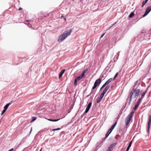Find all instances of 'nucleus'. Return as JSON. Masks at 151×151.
<instances>
[{
  "label": "nucleus",
  "instance_id": "48",
  "mask_svg": "<svg viewBox=\"0 0 151 151\" xmlns=\"http://www.w3.org/2000/svg\"><path fill=\"white\" fill-rule=\"evenodd\" d=\"M137 96V95L136 96H135V95H134V98H136Z\"/></svg>",
  "mask_w": 151,
  "mask_h": 151
},
{
  "label": "nucleus",
  "instance_id": "44",
  "mask_svg": "<svg viewBox=\"0 0 151 151\" xmlns=\"http://www.w3.org/2000/svg\"><path fill=\"white\" fill-rule=\"evenodd\" d=\"M144 5H144L143 4H142V6H141V7H142V8L143 7Z\"/></svg>",
  "mask_w": 151,
  "mask_h": 151
},
{
  "label": "nucleus",
  "instance_id": "24",
  "mask_svg": "<svg viewBox=\"0 0 151 151\" xmlns=\"http://www.w3.org/2000/svg\"><path fill=\"white\" fill-rule=\"evenodd\" d=\"M110 134H111V133H109V132H107L105 134V137H106V138H107Z\"/></svg>",
  "mask_w": 151,
  "mask_h": 151
},
{
  "label": "nucleus",
  "instance_id": "40",
  "mask_svg": "<svg viewBox=\"0 0 151 151\" xmlns=\"http://www.w3.org/2000/svg\"><path fill=\"white\" fill-rule=\"evenodd\" d=\"M106 138H106V137H104V138H102V139L103 140V141H104L106 139Z\"/></svg>",
  "mask_w": 151,
  "mask_h": 151
},
{
  "label": "nucleus",
  "instance_id": "23",
  "mask_svg": "<svg viewBox=\"0 0 151 151\" xmlns=\"http://www.w3.org/2000/svg\"><path fill=\"white\" fill-rule=\"evenodd\" d=\"M99 143V145H100L99 146H97V145H96V147H98V148L96 149V150L95 149V151H96V150H97L101 146L103 145V144L101 142H100Z\"/></svg>",
  "mask_w": 151,
  "mask_h": 151
},
{
  "label": "nucleus",
  "instance_id": "6",
  "mask_svg": "<svg viewBox=\"0 0 151 151\" xmlns=\"http://www.w3.org/2000/svg\"><path fill=\"white\" fill-rule=\"evenodd\" d=\"M101 79L99 78L95 81V88L99 86L101 82Z\"/></svg>",
  "mask_w": 151,
  "mask_h": 151
},
{
  "label": "nucleus",
  "instance_id": "37",
  "mask_svg": "<svg viewBox=\"0 0 151 151\" xmlns=\"http://www.w3.org/2000/svg\"><path fill=\"white\" fill-rule=\"evenodd\" d=\"M108 68H106L104 71H105V72H106L108 71Z\"/></svg>",
  "mask_w": 151,
  "mask_h": 151
},
{
  "label": "nucleus",
  "instance_id": "3",
  "mask_svg": "<svg viewBox=\"0 0 151 151\" xmlns=\"http://www.w3.org/2000/svg\"><path fill=\"white\" fill-rule=\"evenodd\" d=\"M134 112L133 111H132L127 116L125 119V125L127 126L129 123L131 119L132 118L133 114Z\"/></svg>",
  "mask_w": 151,
  "mask_h": 151
},
{
  "label": "nucleus",
  "instance_id": "39",
  "mask_svg": "<svg viewBox=\"0 0 151 151\" xmlns=\"http://www.w3.org/2000/svg\"><path fill=\"white\" fill-rule=\"evenodd\" d=\"M47 120L49 121H51V122H53V119H47Z\"/></svg>",
  "mask_w": 151,
  "mask_h": 151
},
{
  "label": "nucleus",
  "instance_id": "9",
  "mask_svg": "<svg viewBox=\"0 0 151 151\" xmlns=\"http://www.w3.org/2000/svg\"><path fill=\"white\" fill-rule=\"evenodd\" d=\"M85 73V70L84 71H83L82 73H81V74L79 76H78L76 78V79L77 80V81H78L81 79L84 76V74Z\"/></svg>",
  "mask_w": 151,
  "mask_h": 151
},
{
  "label": "nucleus",
  "instance_id": "13",
  "mask_svg": "<svg viewBox=\"0 0 151 151\" xmlns=\"http://www.w3.org/2000/svg\"><path fill=\"white\" fill-rule=\"evenodd\" d=\"M104 96L103 95H102L101 94L99 96V98L97 100V103H100Z\"/></svg>",
  "mask_w": 151,
  "mask_h": 151
},
{
  "label": "nucleus",
  "instance_id": "36",
  "mask_svg": "<svg viewBox=\"0 0 151 151\" xmlns=\"http://www.w3.org/2000/svg\"><path fill=\"white\" fill-rule=\"evenodd\" d=\"M60 119H53V122H57L58 121V120H60Z\"/></svg>",
  "mask_w": 151,
  "mask_h": 151
},
{
  "label": "nucleus",
  "instance_id": "7",
  "mask_svg": "<svg viewBox=\"0 0 151 151\" xmlns=\"http://www.w3.org/2000/svg\"><path fill=\"white\" fill-rule=\"evenodd\" d=\"M146 93V91H144L142 93V94H141V97L139 99H138V101H137V103H139V104H140L142 100V99L143 98H144V97L145 96Z\"/></svg>",
  "mask_w": 151,
  "mask_h": 151
},
{
  "label": "nucleus",
  "instance_id": "20",
  "mask_svg": "<svg viewBox=\"0 0 151 151\" xmlns=\"http://www.w3.org/2000/svg\"><path fill=\"white\" fill-rule=\"evenodd\" d=\"M150 124H147V132L148 133H149L150 132Z\"/></svg>",
  "mask_w": 151,
  "mask_h": 151
},
{
  "label": "nucleus",
  "instance_id": "29",
  "mask_svg": "<svg viewBox=\"0 0 151 151\" xmlns=\"http://www.w3.org/2000/svg\"><path fill=\"white\" fill-rule=\"evenodd\" d=\"M122 108L121 109V111H120L119 113V114L118 116H119L120 115H121L122 114Z\"/></svg>",
  "mask_w": 151,
  "mask_h": 151
},
{
  "label": "nucleus",
  "instance_id": "52",
  "mask_svg": "<svg viewBox=\"0 0 151 151\" xmlns=\"http://www.w3.org/2000/svg\"><path fill=\"white\" fill-rule=\"evenodd\" d=\"M115 139H117V137H115Z\"/></svg>",
  "mask_w": 151,
  "mask_h": 151
},
{
  "label": "nucleus",
  "instance_id": "19",
  "mask_svg": "<svg viewBox=\"0 0 151 151\" xmlns=\"http://www.w3.org/2000/svg\"><path fill=\"white\" fill-rule=\"evenodd\" d=\"M116 144V143H113L111 144L109 146V147H111V148L113 149V147H115Z\"/></svg>",
  "mask_w": 151,
  "mask_h": 151
},
{
  "label": "nucleus",
  "instance_id": "12",
  "mask_svg": "<svg viewBox=\"0 0 151 151\" xmlns=\"http://www.w3.org/2000/svg\"><path fill=\"white\" fill-rule=\"evenodd\" d=\"M118 74H119V73L117 72L113 78H110L109 79H108V80H110V82H111L112 81H113L115 79V78H116L117 76H118Z\"/></svg>",
  "mask_w": 151,
  "mask_h": 151
},
{
  "label": "nucleus",
  "instance_id": "2",
  "mask_svg": "<svg viewBox=\"0 0 151 151\" xmlns=\"http://www.w3.org/2000/svg\"><path fill=\"white\" fill-rule=\"evenodd\" d=\"M72 31V29H70L65 31V33H63L62 35H60L58 40V41L59 42H60L63 41L68 36L70 35Z\"/></svg>",
  "mask_w": 151,
  "mask_h": 151
},
{
  "label": "nucleus",
  "instance_id": "54",
  "mask_svg": "<svg viewBox=\"0 0 151 151\" xmlns=\"http://www.w3.org/2000/svg\"><path fill=\"white\" fill-rule=\"evenodd\" d=\"M147 0V1H148L149 0Z\"/></svg>",
  "mask_w": 151,
  "mask_h": 151
},
{
  "label": "nucleus",
  "instance_id": "47",
  "mask_svg": "<svg viewBox=\"0 0 151 151\" xmlns=\"http://www.w3.org/2000/svg\"><path fill=\"white\" fill-rule=\"evenodd\" d=\"M150 32L151 33V28L150 29Z\"/></svg>",
  "mask_w": 151,
  "mask_h": 151
},
{
  "label": "nucleus",
  "instance_id": "5",
  "mask_svg": "<svg viewBox=\"0 0 151 151\" xmlns=\"http://www.w3.org/2000/svg\"><path fill=\"white\" fill-rule=\"evenodd\" d=\"M151 11V6H147L146 8L145 11L142 16V17H144L147 16Z\"/></svg>",
  "mask_w": 151,
  "mask_h": 151
},
{
  "label": "nucleus",
  "instance_id": "53",
  "mask_svg": "<svg viewBox=\"0 0 151 151\" xmlns=\"http://www.w3.org/2000/svg\"><path fill=\"white\" fill-rule=\"evenodd\" d=\"M128 98L127 99H126V100H127V101H128Z\"/></svg>",
  "mask_w": 151,
  "mask_h": 151
},
{
  "label": "nucleus",
  "instance_id": "17",
  "mask_svg": "<svg viewBox=\"0 0 151 151\" xmlns=\"http://www.w3.org/2000/svg\"><path fill=\"white\" fill-rule=\"evenodd\" d=\"M65 69H64L63 70H62L60 73L59 75V78H60L62 76L63 74L64 73L65 71Z\"/></svg>",
  "mask_w": 151,
  "mask_h": 151
},
{
  "label": "nucleus",
  "instance_id": "45",
  "mask_svg": "<svg viewBox=\"0 0 151 151\" xmlns=\"http://www.w3.org/2000/svg\"><path fill=\"white\" fill-rule=\"evenodd\" d=\"M22 9L21 8H20L19 9V10H20Z\"/></svg>",
  "mask_w": 151,
  "mask_h": 151
},
{
  "label": "nucleus",
  "instance_id": "50",
  "mask_svg": "<svg viewBox=\"0 0 151 151\" xmlns=\"http://www.w3.org/2000/svg\"><path fill=\"white\" fill-rule=\"evenodd\" d=\"M111 70H110L109 71V72H111Z\"/></svg>",
  "mask_w": 151,
  "mask_h": 151
},
{
  "label": "nucleus",
  "instance_id": "30",
  "mask_svg": "<svg viewBox=\"0 0 151 151\" xmlns=\"http://www.w3.org/2000/svg\"><path fill=\"white\" fill-rule=\"evenodd\" d=\"M77 80L76 78L74 80V85L75 86H76L77 84Z\"/></svg>",
  "mask_w": 151,
  "mask_h": 151
},
{
  "label": "nucleus",
  "instance_id": "46",
  "mask_svg": "<svg viewBox=\"0 0 151 151\" xmlns=\"http://www.w3.org/2000/svg\"><path fill=\"white\" fill-rule=\"evenodd\" d=\"M94 88H95V87H94V85L92 87V89H94Z\"/></svg>",
  "mask_w": 151,
  "mask_h": 151
},
{
  "label": "nucleus",
  "instance_id": "38",
  "mask_svg": "<svg viewBox=\"0 0 151 151\" xmlns=\"http://www.w3.org/2000/svg\"><path fill=\"white\" fill-rule=\"evenodd\" d=\"M116 24V23H115L114 24H113L111 26H110V27H109V29H110V28H111L112 27H113V26H114V25Z\"/></svg>",
  "mask_w": 151,
  "mask_h": 151
},
{
  "label": "nucleus",
  "instance_id": "22",
  "mask_svg": "<svg viewBox=\"0 0 151 151\" xmlns=\"http://www.w3.org/2000/svg\"><path fill=\"white\" fill-rule=\"evenodd\" d=\"M151 115L149 116V119L148 121L147 124H151Z\"/></svg>",
  "mask_w": 151,
  "mask_h": 151
},
{
  "label": "nucleus",
  "instance_id": "1",
  "mask_svg": "<svg viewBox=\"0 0 151 151\" xmlns=\"http://www.w3.org/2000/svg\"><path fill=\"white\" fill-rule=\"evenodd\" d=\"M139 85V83L138 84V85L136 88H135V85H134L133 86V88L132 89L131 91L130 92V97L129 100V102H128L127 106L126 109L125 110V111L126 110V109L128 108V106H129L130 105V104L131 103L132 101V97L134 94V95H135V96L137 95V96H138L139 94V93L140 92V90L139 89H136L138 86Z\"/></svg>",
  "mask_w": 151,
  "mask_h": 151
},
{
  "label": "nucleus",
  "instance_id": "31",
  "mask_svg": "<svg viewBox=\"0 0 151 151\" xmlns=\"http://www.w3.org/2000/svg\"><path fill=\"white\" fill-rule=\"evenodd\" d=\"M61 128H58L57 129H52V131H57V130H59Z\"/></svg>",
  "mask_w": 151,
  "mask_h": 151
},
{
  "label": "nucleus",
  "instance_id": "8",
  "mask_svg": "<svg viewBox=\"0 0 151 151\" xmlns=\"http://www.w3.org/2000/svg\"><path fill=\"white\" fill-rule=\"evenodd\" d=\"M110 80H108L104 83V84L101 87L99 91H101L106 86L108 85L110 82Z\"/></svg>",
  "mask_w": 151,
  "mask_h": 151
},
{
  "label": "nucleus",
  "instance_id": "42",
  "mask_svg": "<svg viewBox=\"0 0 151 151\" xmlns=\"http://www.w3.org/2000/svg\"><path fill=\"white\" fill-rule=\"evenodd\" d=\"M13 150V148H12L8 151H12Z\"/></svg>",
  "mask_w": 151,
  "mask_h": 151
},
{
  "label": "nucleus",
  "instance_id": "51",
  "mask_svg": "<svg viewBox=\"0 0 151 151\" xmlns=\"http://www.w3.org/2000/svg\"><path fill=\"white\" fill-rule=\"evenodd\" d=\"M42 150V148H41V149L39 151H41Z\"/></svg>",
  "mask_w": 151,
  "mask_h": 151
},
{
  "label": "nucleus",
  "instance_id": "49",
  "mask_svg": "<svg viewBox=\"0 0 151 151\" xmlns=\"http://www.w3.org/2000/svg\"><path fill=\"white\" fill-rule=\"evenodd\" d=\"M97 28L98 29V27H95V30H96V28Z\"/></svg>",
  "mask_w": 151,
  "mask_h": 151
},
{
  "label": "nucleus",
  "instance_id": "14",
  "mask_svg": "<svg viewBox=\"0 0 151 151\" xmlns=\"http://www.w3.org/2000/svg\"><path fill=\"white\" fill-rule=\"evenodd\" d=\"M133 142V141L131 140L129 143V145L127 147L125 151H129L130 148L131 147L132 143Z\"/></svg>",
  "mask_w": 151,
  "mask_h": 151
},
{
  "label": "nucleus",
  "instance_id": "11",
  "mask_svg": "<svg viewBox=\"0 0 151 151\" xmlns=\"http://www.w3.org/2000/svg\"><path fill=\"white\" fill-rule=\"evenodd\" d=\"M91 104H92V103L91 102V103H89L88 105L86 108V109L85 110V113H87L88 112L89 110V109L91 107Z\"/></svg>",
  "mask_w": 151,
  "mask_h": 151
},
{
  "label": "nucleus",
  "instance_id": "27",
  "mask_svg": "<svg viewBox=\"0 0 151 151\" xmlns=\"http://www.w3.org/2000/svg\"><path fill=\"white\" fill-rule=\"evenodd\" d=\"M117 121H116L112 125V127H114V128L116 126V125L117 123Z\"/></svg>",
  "mask_w": 151,
  "mask_h": 151
},
{
  "label": "nucleus",
  "instance_id": "26",
  "mask_svg": "<svg viewBox=\"0 0 151 151\" xmlns=\"http://www.w3.org/2000/svg\"><path fill=\"white\" fill-rule=\"evenodd\" d=\"M113 150V149L109 146L107 149L106 151H112Z\"/></svg>",
  "mask_w": 151,
  "mask_h": 151
},
{
  "label": "nucleus",
  "instance_id": "43",
  "mask_svg": "<svg viewBox=\"0 0 151 151\" xmlns=\"http://www.w3.org/2000/svg\"><path fill=\"white\" fill-rule=\"evenodd\" d=\"M138 81H136V82H135V85H135L136 86V84L138 82Z\"/></svg>",
  "mask_w": 151,
  "mask_h": 151
},
{
  "label": "nucleus",
  "instance_id": "25",
  "mask_svg": "<svg viewBox=\"0 0 151 151\" xmlns=\"http://www.w3.org/2000/svg\"><path fill=\"white\" fill-rule=\"evenodd\" d=\"M32 120L31 121V122L35 120L36 119L37 117L35 116H32Z\"/></svg>",
  "mask_w": 151,
  "mask_h": 151
},
{
  "label": "nucleus",
  "instance_id": "32",
  "mask_svg": "<svg viewBox=\"0 0 151 151\" xmlns=\"http://www.w3.org/2000/svg\"><path fill=\"white\" fill-rule=\"evenodd\" d=\"M106 34V32H105L103 33L102 35L101 36V37L99 38V39L100 40L101 38L103 37L104 36V35Z\"/></svg>",
  "mask_w": 151,
  "mask_h": 151
},
{
  "label": "nucleus",
  "instance_id": "16",
  "mask_svg": "<svg viewBox=\"0 0 151 151\" xmlns=\"http://www.w3.org/2000/svg\"><path fill=\"white\" fill-rule=\"evenodd\" d=\"M12 104L11 103H9L7 104H6L4 107V109L6 110L8 109V107L9 106V105H11Z\"/></svg>",
  "mask_w": 151,
  "mask_h": 151
},
{
  "label": "nucleus",
  "instance_id": "15",
  "mask_svg": "<svg viewBox=\"0 0 151 151\" xmlns=\"http://www.w3.org/2000/svg\"><path fill=\"white\" fill-rule=\"evenodd\" d=\"M139 104H140L139 103L137 102V104L135 105L134 107L133 108L132 111L136 110L137 109L138 107Z\"/></svg>",
  "mask_w": 151,
  "mask_h": 151
},
{
  "label": "nucleus",
  "instance_id": "33",
  "mask_svg": "<svg viewBox=\"0 0 151 151\" xmlns=\"http://www.w3.org/2000/svg\"><path fill=\"white\" fill-rule=\"evenodd\" d=\"M6 111V110H4V109L2 111V113H1V115H2Z\"/></svg>",
  "mask_w": 151,
  "mask_h": 151
},
{
  "label": "nucleus",
  "instance_id": "35",
  "mask_svg": "<svg viewBox=\"0 0 151 151\" xmlns=\"http://www.w3.org/2000/svg\"><path fill=\"white\" fill-rule=\"evenodd\" d=\"M127 103H126L125 104V105H124L123 106L122 108V110H123V109H124V108H125V107H126V105H127Z\"/></svg>",
  "mask_w": 151,
  "mask_h": 151
},
{
  "label": "nucleus",
  "instance_id": "41",
  "mask_svg": "<svg viewBox=\"0 0 151 151\" xmlns=\"http://www.w3.org/2000/svg\"><path fill=\"white\" fill-rule=\"evenodd\" d=\"M32 131V127H31V130L29 134H31Z\"/></svg>",
  "mask_w": 151,
  "mask_h": 151
},
{
  "label": "nucleus",
  "instance_id": "21",
  "mask_svg": "<svg viewBox=\"0 0 151 151\" xmlns=\"http://www.w3.org/2000/svg\"><path fill=\"white\" fill-rule=\"evenodd\" d=\"M114 129V128L112 127V126L109 129L108 131V132H109V133H111L113 129Z\"/></svg>",
  "mask_w": 151,
  "mask_h": 151
},
{
  "label": "nucleus",
  "instance_id": "10",
  "mask_svg": "<svg viewBox=\"0 0 151 151\" xmlns=\"http://www.w3.org/2000/svg\"><path fill=\"white\" fill-rule=\"evenodd\" d=\"M109 85H107L106 86L104 90H103L102 93H101V94L103 95L104 96L106 93V92L110 88Z\"/></svg>",
  "mask_w": 151,
  "mask_h": 151
},
{
  "label": "nucleus",
  "instance_id": "18",
  "mask_svg": "<svg viewBox=\"0 0 151 151\" xmlns=\"http://www.w3.org/2000/svg\"><path fill=\"white\" fill-rule=\"evenodd\" d=\"M134 16V12H132L129 15V18L133 17Z\"/></svg>",
  "mask_w": 151,
  "mask_h": 151
},
{
  "label": "nucleus",
  "instance_id": "28",
  "mask_svg": "<svg viewBox=\"0 0 151 151\" xmlns=\"http://www.w3.org/2000/svg\"><path fill=\"white\" fill-rule=\"evenodd\" d=\"M148 1L147 0H145L144 1L142 2V4L144 5H145L147 2Z\"/></svg>",
  "mask_w": 151,
  "mask_h": 151
},
{
  "label": "nucleus",
  "instance_id": "34",
  "mask_svg": "<svg viewBox=\"0 0 151 151\" xmlns=\"http://www.w3.org/2000/svg\"><path fill=\"white\" fill-rule=\"evenodd\" d=\"M151 85V84H150L149 86H147V89H146V90H145V91H146V92H147V90H148V88L150 87V85Z\"/></svg>",
  "mask_w": 151,
  "mask_h": 151
},
{
  "label": "nucleus",
  "instance_id": "4",
  "mask_svg": "<svg viewBox=\"0 0 151 151\" xmlns=\"http://www.w3.org/2000/svg\"><path fill=\"white\" fill-rule=\"evenodd\" d=\"M145 34L144 33L142 32H141L139 34L137 37H135V39L137 41H141L143 40V38Z\"/></svg>",
  "mask_w": 151,
  "mask_h": 151
}]
</instances>
